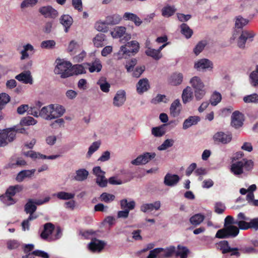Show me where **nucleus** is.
<instances>
[{
  "label": "nucleus",
  "instance_id": "9b49d317",
  "mask_svg": "<svg viewBox=\"0 0 258 258\" xmlns=\"http://www.w3.org/2000/svg\"><path fill=\"white\" fill-rule=\"evenodd\" d=\"M53 107H54V104H50L42 107V109L39 111V116L46 120L55 119V117L52 115Z\"/></svg>",
  "mask_w": 258,
  "mask_h": 258
},
{
  "label": "nucleus",
  "instance_id": "58836bf2",
  "mask_svg": "<svg viewBox=\"0 0 258 258\" xmlns=\"http://www.w3.org/2000/svg\"><path fill=\"white\" fill-rule=\"evenodd\" d=\"M204 219V215L201 214H197L191 217L189 221L192 225L197 226L200 224Z\"/></svg>",
  "mask_w": 258,
  "mask_h": 258
},
{
  "label": "nucleus",
  "instance_id": "0eeeda50",
  "mask_svg": "<svg viewBox=\"0 0 258 258\" xmlns=\"http://www.w3.org/2000/svg\"><path fill=\"white\" fill-rule=\"evenodd\" d=\"M17 187V186H10L7 189L5 194L1 197L3 203L7 205H10L16 202L13 197L16 194Z\"/></svg>",
  "mask_w": 258,
  "mask_h": 258
},
{
  "label": "nucleus",
  "instance_id": "052dcab7",
  "mask_svg": "<svg viewBox=\"0 0 258 258\" xmlns=\"http://www.w3.org/2000/svg\"><path fill=\"white\" fill-rule=\"evenodd\" d=\"M236 225L238 226L239 230H247L250 229L249 222H247L243 220H237V222L236 223Z\"/></svg>",
  "mask_w": 258,
  "mask_h": 258
},
{
  "label": "nucleus",
  "instance_id": "e2e57ef3",
  "mask_svg": "<svg viewBox=\"0 0 258 258\" xmlns=\"http://www.w3.org/2000/svg\"><path fill=\"white\" fill-rule=\"evenodd\" d=\"M37 2L38 0H24L21 4V8L24 9L29 7H33L37 4Z\"/></svg>",
  "mask_w": 258,
  "mask_h": 258
},
{
  "label": "nucleus",
  "instance_id": "69168bd1",
  "mask_svg": "<svg viewBox=\"0 0 258 258\" xmlns=\"http://www.w3.org/2000/svg\"><path fill=\"white\" fill-rule=\"evenodd\" d=\"M163 251H164V249L163 248H156L151 250H150L147 258H156L157 255Z\"/></svg>",
  "mask_w": 258,
  "mask_h": 258
},
{
  "label": "nucleus",
  "instance_id": "5fc2aeb1",
  "mask_svg": "<svg viewBox=\"0 0 258 258\" xmlns=\"http://www.w3.org/2000/svg\"><path fill=\"white\" fill-rule=\"evenodd\" d=\"M100 145V143L99 142H94L92 143V144L89 147L88 153L87 154V156L88 157H91V156L96 151H97L99 148Z\"/></svg>",
  "mask_w": 258,
  "mask_h": 258
},
{
  "label": "nucleus",
  "instance_id": "bb28decb",
  "mask_svg": "<svg viewBox=\"0 0 258 258\" xmlns=\"http://www.w3.org/2000/svg\"><path fill=\"white\" fill-rule=\"evenodd\" d=\"M201 120V118L198 116H190L184 120L182 128L186 130L192 125L197 124Z\"/></svg>",
  "mask_w": 258,
  "mask_h": 258
},
{
  "label": "nucleus",
  "instance_id": "ea45409f",
  "mask_svg": "<svg viewBox=\"0 0 258 258\" xmlns=\"http://www.w3.org/2000/svg\"><path fill=\"white\" fill-rule=\"evenodd\" d=\"M37 121L32 117L28 116L23 117L20 122V124L21 126H29L31 125H34L36 123Z\"/></svg>",
  "mask_w": 258,
  "mask_h": 258
},
{
  "label": "nucleus",
  "instance_id": "c756f323",
  "mask_svg": "<svg viewBox=\"0 0 258 258\" xmlns=\"http://www.w3.org/2000/svg\"><path fill=\"white\" fill-rule=\"evenodd\" d=\"M166 126V124H163L158 126L153 127L151 130L152 134L155 137H161L163 136L166 133L165 130Z\"/></svg>",
  "mask_w": 258,
  "mask_h": 258
},
{
  "label": "nucleus",
  "instance_id": "a18cd8bd",
  "mask_svg": "<svg viewBox=\"0 0 258 258\" xmlns=\"http://www.w3.org/2000/svg\"><path fill=\"white\" fill-rule=\"evenodd\" d=\"M99 199L102 202L109 203L114 200L115 196L110 194L103 192L100 195Z\"/></svg>",
  "mask_w": 258,
  "mask_h": 258
},
{
  "label": "nucleus",
  "instance_id": "f03ea898",
  "mask_svg": "<svg viewBox=\"0 0 258 258\" xmlns=\"http://www.w3.org/2000/svg\"><path fill=\"white\" fill-rule=\"evenodd\" d=\"M253 167V162L251 160L243 159L241 161L236 162L231 166V171L234 174L238 175L242 173L246 174L251 171Z\"/></svg>",
  "mask_w": 258,
  "mask_h": 258
},
{
  "label": "nucleus",
  "instance_id": "774afa93",
  "mask_svg": "<svg viewBox=\"0 0 258 258\" xmlns=\"http://www.w3.org/2000/svg\"><path fill=\"white\" fill-rule=\"evenodd\" d=\"M195 96L197 100H201L205 95L206 92L204 88L195 90Z\"/></svg>",
  "mask_w": 258,
  "mask_h": 258
},
{
  "label": "nucleus",
  "instance_id": "9d476101",
  "mask_svg": "<svg viewBox=\"0 0 258 258\" xmlns=\"http://www.w3.org/2000/svg\"><path fill=\"white\" fill-rule=\"evenodd\" d=\"M197 164L196 163H191L186 169L185 171V175L189 176L195 171V174L197 176L205 175L207 173V170L203 167L197 168Z\"/></svg>",
  "mask_w": 258,
  "mask_h": 258
},
{
  "label": "nucleus",
  "instance_id": "49530a36",
  "mask_svg": "<svg viewBox=\"0 0 258 258\" xmlns=\"http://www.w3.org/2000/svg\"><path fill=\"white\" fill-rule=\"evenodd\" d=\"M207 42L205 40L199 41L194 48V52L196 55H199L204 49Z\"/></svg>",
  "mask_w": 258,
  "mask_h": 258
},
{
  "label": "nucleus",
  "instance_id": "cd10ccee",
  "mask_svg": "<svg viewBox=\"0 0 258 258\" xmlns=\"http://www.w3.org/2000/svg\"><path fill=\"white\" fill-rule=\"evenodd\" d=\"M182 102L184 104H186L191 101L193 99V92L191 88L189 86H187L183 89L181 95Z\"/></svg>",
  "mask_w": 258,
  "mask_h": 258
},
{
  "label": "nucleus",
  "instance_id": "6e6552de",
  "mask_svg": "<svg viewBox=\"0 0 258 258\" xmlns=\"http://www.w3.org/2000/svg\"><path fill=\"white\" fill-rule=\"evenodd\" d=\"M244 115L239 111H234L231 115V125L235 128H239L243 124Z\"/></svg>",
  "mask_w": 258,
  "mask_h": 258
},
{
  "label": "nucleus",
  "instance_id": "603ef678",
  "mask_svg": "<svg viewBox=\"0 0 258 258\" xmlns=\"http://www.w3.org/2000/svg\"><path fill=\"white\" fill-rule=\"evenodd\" d=\"M174 142V140L172 139H166L160 146L158 147L157 149L159 151L165 150L167 148L172 147Z\"/></svg>",
  "mask_w": 258,
  "mask_h": 258
},
{
  "label": "nucleus",
  "instance_id": "7ed1b4c3",
  "mask_svg": "<svg viewBox=\"0 0 258 258\" xmlns=\"http://www.w3.org/2000/svg\"><path fill=\"white\" fill-rule=\"evenodd\" d=\"M239 233V230L237 227L235 225H229L218 230L215 237L220 239L234 238L236 237Z\"/></svg>",
  "mask_w": 258,
  "mask_h": 258
},
{
  "label": "nucleus",
  "instance_id": "c85d7f7f",
  "mask_svg": "<svg viewBox=\"0 0 258 258\" xmlns=\"http://www.w3.org/2000/svg\"><path fill=\"white\" fill-rule=\"evenodd\" d=\"M97 84L100 86L101 90L103 92L108 93L109 91L110 85L105 77H101L98 80Z\"/></svg>",
  "mask_w": 258,
  "mask_h": 258
},
{
  "label": "nucleus",
  "instance_id": "bf43d9fd",
  "mask_svg": "<svg viewBox=\"0 0 258 258\" xmlns=\"http://www.w3.org/2000/svg\"><path fill=\"white\" fill-rule=\"evenodd\" d=\"M145 70L144 66L137 67L133 71L132 76L135 78H139Z\"/></svg>",
  "mask_w": 258,
  "mask_h": 258
},
{
  "label": "nucleus",
  "instance_id": "2f4dec72",
  "mask_svg": "<svg viewBox=\"0 0 258 258\" xmlns=\"http://www.w3.org/2000/svg\"><path fill=\"white\" fill-rule=\"evenodd\" d=\"M37 207L32 199H29L24 207V211L27 214H33L36 210Z\"/></svg>",
  "mask_w": 258,
  "mask_h": 258
},
{
  "label": "nucleus",
  "instance_id": "f257e3e1",
  "mask_svg": "<svg viewBox=\"0 0 258 258\" xmlns=\"http://www.w3.org/2000/svg\"><path fill=\"white\" fill-rule=\"evenodd\" d=\"M219 246L223 254L230 253V255L231 256L239 257L240 256V252L245 254L256 253L257 252L256 249L251 246H244L240 248L231 247L228 241L227 240L220 241L219 243Z\"/></svg>",
  "mask_w": 258,
  "mask_h": 258
},
{
  "label": "nucleus",
  "instance_id": "a878e982",
  "mask_svg": "<svg viewBox=\"0 0 258 258\" xmlns=\"http://www.w3.org/2000/svg\"><path fill=\"white\" fill-rule=\"evenodd\" d=\"M10 101V96L6 93L0 94V121L4 118V114L2 110L4 108L5 105Z\"/></svg>",
  "mask_w": 258,
  "mask_h": 258
},
{
  "label": "nucleus",
  "instance_id": "473e14b6",
  "mask_svg": "<svg viewBox=\"0 0 258 258\" xmlns=\"http://www.w3.org/2000/svg\"><path fill=\"white\" fill-rule=\"evenodd\" d=\"M181 33L187 39L190 38L193 34V31L186 23H182L180 25Z\"/></svg>",
  "mask_w": 258,
  "mask_h": 258
},
{
  "label": "nucleus",
  "instance_id": "f3484780",
  "mask_svg": "<svg viewBox=\"0 0 258 258\" xmlns=\"http://www.w3.org/2000/svg\"><path fill=\"white\" fill-rule=\"evenodd\" d=\"M136 87L137 91L140 94L147 91L150 88L149 81L147 78L140 80L137 83Z\"/></svg>",
  "mask_w": 258,
  "mask_h": 258
},
{
  "label": "nucleus",
  "instance_id": "a19ab883",
  "mask_svg": "<svg viewBox=\"0 0 258 258\" xmlns=\"http://www.w3.org/2000/svg\"><path fill=\"white\" fill-rule=\"evenodd\" d=\"M105 35L104 34H97L93 39L94 45L97 47H102L103 46L102 42L105 40Z\"/></svg>",
  "mask_w": 258,
  "mask_h": 258
},
{
  "label": "nucleus",
  "instance_id": "6ab92c4d",
  "mask_svg": "<svg viewBox=\"0 0 258 258\" xmlns=\"http://www.w3.org/2000/svg\"><path fill=\"white\" fill-rule=\"evenodd\" d=\"M181 104L179 99H175L171 104L170 107V113L172 116L175 117L178 116L180 113Z\"/></svg>",
  "mask_w": 258,
  "mask_h": 258
},
{
  "label": "nucleus",
  "instance_id": "f704fd0d",
  "mask_svg": "<svg viewBox=\"0 0 258 258\" xmlns=\"http://www.w3.org/2000/svg\"><path fill=\"white\" fill-rule=\"evenodd\" d=\"M120 207L122 209L128 210V211L133 210L135 207V202L134 201L127 202L126 199L120 201Z\"/></svg>",
  "mask_w": 258,
  "mask_h": 258
},
{
  "label": "nucleus",
  "instance_id": "0e129e2a",
  "mask_svg": "<svg viewBox=\"0 0 258 258\" xmlns=\"http://www.w3.org/2000/svg\"><path fill=\"white\" fill-rule=\"evenodd\" d=\"M76 175L74 177H87L89 172L85 169H80L76 171ZM72 177H73L72 176Z\"/></svg>",
  "mask_w": 258,
  "mask_h": 258
},
{
  "label": "nucleus",
  "instance_id": "338daca9",
  "mask_svg": "<svg viewBox=\"0 0 258 258\" xmlns=\"http://www.w3.org/2000/svg\"><path fill=\"white\" fill-rule=\"evenodd\" d=\"M237 220H235L234 218L231 216H227L224 220V225L225 226H229V225H236V223L237 222Z\"/></svg>",
  "mask_w": 258,
  "mask_h": 258
},
{
  "label": "nucleus",
  "instance_id": "79ce46f5",
  "mask_svg": "<svg viewBox=\"0 0 258 258\" xmlns=\"http://www.w3.org/2000/svg\"><path fill=\"white\" fill-rule=\"evenodd\" d=\"M56 197L59 200H69L73 199L75 196L74 193L60 191L56 194Z\"/></svg>",
  "mask_w": 258,
  "mask_h": 258
},
{
  "label": "nucleus",
  "instance_id": "680f3d73",
  "mask_svg": "<svg viewBox=\"0 0 258 258\" xmlns=\"http://www.w3.org/2000/svg\"><path fill=\"white\" fill-rule=\"evenodd\" d=\"M93 173L96 177H105V172L101 170L100 166H96L93 169Z\"/></svg>",
  "mask_w": 258,
  "mask_h": 258
},
{
  "label": "nucleus",
  "instance_id": "37998d69",
  "mask_svg": "<svg viewBox=\"0 0 258 258\" xmlns=\"http://www.w3.org/2000/svg\"><path fill=\"white\" fill-rule=\"evenodd\" d=\"M177 248L176 256H180V258H187V254L189 252L188 249L185 246L180 245H178Z\"/></svg>",
  "mask_w": 258,
  "mask_h": 258
},
{
  "label": "nucleus",
  "instance_id": "39448f33",
  "mask_svg": "<svg viewBox=\"0 0 258 258\" xmlns=\"http://www.w3.org/2000/svg\"><path fill=\"white\" fill-rule=\"evenodd\" d=\"M14 130L10 127L0 130V147H6L15 140Z\"/></svg>",
  "mask_w": 258,
  "mask_h": 258
},
{
  "label": "nucleus",
  "instance_id": "f8f14e48",
  "mask_svg": "<svg viewBox=\"0 0 258 258\" xmlns=\"http://www.w3.org/2000/svg\"><path fill=\"white\" fill-rule=\"evenodd\" d=\"M214 141L226 144L229 143L232 140V134H226L224 132L216 133L213 136Z\"/></svg>",
  "mask_w": 258,
  "mask_h": 258
},
{
  "label": "nucleus",
  "instance_id": "3c124183",
  "mask_svg": "<svg viewBox=\"0 0 258 258\" xmlns=\"http://www.w3.org/2000/svg\"><path fill=\"white\" fill-rule=\"evenodd\" d=\"M55 42L53 40H48L43 41L40 44L41 48L51 49L54 48L55 45Z\"/></svg>",
  "mask_w": 258,
  "mask_h": 258
},
{
  "label": "nucleus",
  "instance_id": "4be33fe9",
  "mask_svg": "<svg viewBox=\"0 0 258 258\" xmlns=\"http://www.w3.org/2000/svg\"><path fill=\"white\" fill-rule=\"evenodd\" d=\"M121 20V16L116 13L107 16L104 20V24H106L107 25L113 26L119 24Z\"/></svg>",
  "mask_w": 258,
  "mask_h": 258
},
{
  "label": "nucleus",
  "instance_id": "864d4df0",
  "mask_svg": "<svg viewBox=\"0 0 258 258\" xmlns=\"http://www.w3.org/2000/svg\"><path fill=\"white\" fill-rule=\"evenodd\" d=\"M126 28L123 26L117 27L115 29V34H114V32H112L111 34L113 37H118L120 38L122 37L125 33Z\"/></svg>",
  "mask_w": 258,
  "mask_h": 258
},
{
  "label": "nucleus",
  "instance_id": "dca6fc26",
  "mask_svg": "<svg viewBox=\"0 0 258 258\" xmlns=\"http://www.w3.org/2000/svg\"><path fill=\"white\" fill-rule=\"evenodd\" d=\"M105 244L103 241L94 239L89 243L88 248L92 252L100 251L104 248Z\"/></svg>",
  "mask_w": 258,
  "mask_h": 258
},
{
  "label": "nucleus",
  "instance_id": "7c9ffc66",
  "mask_svg": "<svg viewBox=\"0 0 258 258\" xmlns=\"http://www.w3.org/2000/svg\"><path fill=\"white\" fill-rule=\"evenodd\" d=\"M190 83L194 90L204 88L205 85L201 78L197 76L192 77L190 80Z\"/></svg>",
  "mask_w": 258,
  "mask_h": 258
},
{
  "label": "nucleus",
  "instance_id": "13d9d810",
  "mask_svg": "<svg viewBox=\"0 0 258 258\" xmlns=\"http://www.w3.org/2000/svg\"><path fill=\"white\" fill-rule=\"evenodd\" d=\"M250 84L253 87L258 86V74L254 72H252L249 75Z\"/></svg>",
  "mask_w": 258,
  "mask_h": 258
},
{
  "label": "nucleus",
  "instance_id": "a211bd4d",
  "mask_svg": "<svg viewBox=\"0 0 258 258\" xmlns=\"http://www.w3.org/2000/svg\"><path fill=\"white\" fill-rule=\"evenodd\" d=\"M125 92L122 90H119L116 92L113 98V105L117 107L121 106L125 102Z\"/></svg>",
  "mask_w": 258,
  "mask_h": 258
},
{
  "label": "nucleus",
  "instance_id": "6e6d98bb",
  "mask_svg": "<svg viewBox=\"0 0 258 258\" xmlns=\"http://www.w3.org/2000/svg\"><path fill=\"white\" fill-rule=\"evenodd\" d=\"M35 172V169L23 170L20 171L16 177H30Z\"/></svg>",
  "mask_w": 258,
  "mask_h": 258
},
{
  "label": "nucleus",
  "instance_id": "ddd939ff",
  "mask_svg": "<svg viewBox=\"0 0 258 258\" xmlns=\"http://www.w3.org/2000/svg\"><path fill=\"white\" fill-rule=\"evenodd\" d=\"M39 11L46 18H55L58 15L57 11L50 6L42 7L39 9Z\"/></svg>",
  "mask_w": 258,
  "mask_h": 258
},
{
  "label": "nucleus",
  "instance_id": "412c9836",
  "mask_svg": "<svg viewBox=\"0 0 258 258\" xmlns=\"http://www.w3.org/2000/svg\"><path fill=\"white\" fill-rule=\"evenodd\" d=\"M161 203L160 201H156L153 204H144L140 208L141 211L144 213L151 212L154 210H158L160 208Z\"/></svg>",
  "mask_w": 258,
  "mask_h": 258
},
{
  "label": "nucleus",
  "instance_id": "c03bdc74",
  "mask_svg": "<svg viewBox=\"0 0 258 258\" xmlns=\"http://www.w3.org/2000/svg\"><path fill=\"white\" fill-rule=\"evenodd\" d=\"M243 101L245 103H258V94L253 93L251 95L245 96L243 97Z\"/></svg>",
  "mask_w": 258,
  "mask_h": 258
},
{
  "label": "nucleus",
  "instance_id": "20e7f679",
  "mask_svg": "<svg viewBox=\"0 0 258 258\" xmlns=\"http://www.w3.org/2000/svg\"><path fill=\"white\" fill-rule=\"evenodd\" d=\"M140 44L136 40L127 42L124 45L120 47L119 51L126 56H135L140 50Z\"/></svg>",
  "mask_w": 258,
  "mask_h": 258
},
{
  "label": "nucleus",
  "instance_id": "aec40b11",
  "mask_svg": "<svg viewBox=\"0 0 258 258\" xmlns=\"http://www.w3.org/2000/svg\"><path fill=\"white\" fill-rule=\"evenodd\" d=\"M55 229L54 225L51 223H46L44 225L43 230L40 234V237L44 240L48 239Z\"/></svg>",
  "mask_w": 258,
  "mask_h": 258
},
{
  "label": "nucleus",
  "instance_id": "de8ad7c7",
  "mask_svg": "<svg viewBox=\"0 0 258 258\" xmlns=\"http://www.w3.org/2000/svg\"><path fill=\"white\" fill-rule=\"evenodd\" d=\"M222 99V96L219 92L215 91L211 96L210 103L213 106H216Z\"/></svg>",
  "mask_w": 258,
  "mask_h": 258
},
{
  "label": "nucleus",
  "instance_id": "1a4fd4ad",
  "mask_svg": "<svg viewBox=\"0 0 258 258\" xmlns=\"http://www.w3.org/2000/svg\"><path fill=\"white\" fill-rule=\"evenodd\" d=\"M194 68L197 71L209 70L213 68V63L212 61L207 58H202L195 62Z\"/></svg>",
  "mask_w": 258,
  "mask_h": 258
},
{
  "label": "nucleus",
  "instance_id": "4d7b16f0",
  "mask_svg": "<svg viewBox=\"0 0 258 258\" xmlns=\"http://www.w3.org/2000/svg\"><path fill=\"white\" fill-rule=\"evenodd\" d=\"M84 63L82 64H76L73 66V69L74 70V74L75 75H79V74H84L86 73L85 68H84Z\"/></svg>",
  "mask_w": 258,
  "mask_h": 258
},
{
  "label": "nucleus",
  "instance_id": "4c0bfd02",
  "mask_svg": "<svg viewBox=\"0 0 258 258\" xmlns=\"http://www.w3.org/2000/svg\"><path fill=\"white\" fill-rule=\"evenodd\" d=\"M176 11L174 6H167L162 9V15L165 17H169L173 15Z\"/></svg>",
  "mask_w": 258,
  "mask_h": 258
},
{
  "label": "nucleus",
  "instance_id": "423d86ee",
  "mask_svg": "<svg viewBox=\"0 0 258 258\" xmlns=\"http://www.w3.org/2000/svg\"><path fill=\"white\" fill-rule=\"evenodd\" d=\"M156 155V154L154 152H145L143 154L138 156L135 159L133 160L131 163L136 166L145 165L154 159Z\"/></svg>",
  "mask_w": 258,
  "mask_h": 258
},
{
  "label": "nucleus",
  "instance_id": "393cba45",
  "mask_svg": "<svg viewBox=\"0 0 258 258\" xmlns=\"http://www.w3.org/2000/svg\"><path fill=\"white\" fill-rule=\"evenodd\" d=\"M183 78V76L182 73L175 72L171 75L169 83L172 86H178L182 83Z\"/></svg>",
  "mask_w": 258,
  "mask_h": 258
},
{
  "label": "nucleus",
  "instance_id": "b1692460",
  "mask_svg": "<svg viewBox=\"0 0 258 258\" xmlns=\"http://www.w3.org/2000/svg\"><path fill=\"white\" fill-rule=\"evenodd\" d=\"M84 65L89 67V70L90 73H93L94 72H99L101 71L102 68L101 61L98 58H96L95 60L91 63H84Z\"/></svg>",
  "mask_w": 258,
  "mask_h": 258
},
{
  "label": "nucleus",
  "instance_id": "8fccbe9b",
  "mask_svg": "<svg viewBox=\"0 0 258 258\" xmlns=\"http://www.w3.org/2000/svg\"><path fill=\"white\" fill-rule=\"evenodd\" d=\"M138 60L135 58H132L126 61L125 68L127 73H130L134 71L135 66L137 64Z\"/></svg>",
  "mask_w": 258,
  "mask_h": 258
},
{
  "label": "nucleus",
  "instance_id": "09e8293b",
  "mask_svg": "<svg viewBox=\"0 0 258 258\" xmlns=\"http://www.w3.org/2000/svg\"><path fill=\"white\" fill-rule=\"evenodd\" d=\"M60 23L63 26H71L73 24V20L72 17L69 15H63L60 19Z\"/></svg>",
  "mask_w": 258,
  "mask_h": 258
},
{
  "label": "nucleus",
  "instance_id": "c9c22d12",
  "mask_svg": "<svg viewBox=\"0 0 258 258\" xmlns=\"http://www.w3.org/2000/svg\"><path fill=\"white\" fill-rule=\"evenodd\" d=\"M248 22V20L243 18L241 16H238L235 18V27L237 29H242Z\"/></svg>",
  "mask_w": 258,
  "mask_h": 258
},
{
  "label": "nucleus",
  "instance_id": "e433bc0d",
  "mask_svg": "<svg viewBox=\"0 0 258 258\" xmlns=\"http://www.w3.org/2000/svg\"><path fill=\"white\" fill-rule=\"evenodd\" d=\"M53 109L52 115L55 118L61 116L66 111L63 106L58 104L54 105Z\"/></svg>",
  "mask_w": 258,
  "mask_h": 258
},
{
  "label": "nucleus",
  "instance_id": "5701e85b",
  "mask_svg": "<svg viewBox=\"0 0 258 258\" xmlns=\"http://www.w3.org/2000/svg\"><path fill=\"white\" fill-rule=\"evenodd\" d=\"M122 18L125 21L129 20L133 22L137 26H140L143 22L136 14L130 12H125Z\"/></svg>",
  "mask_w": 258,
  "mask_h": 258
},
{
  "label": "nucleus",
  "instance_id": "2eb2a0df",
  "mask_svg": "<svg viewBox=\"0 0 258 258\" xmlns=\"http://www.w3.org/2000/svg\"><path fill=\"white\" fill-rule=\"evenodd\" d=\"M15 78L19 81L24 84H33V78L30 71H26L22 72L15 77Z\"/></svg>",
  "mask_w": 258,
  "mask_h": 258
},
{
  "label": "nucleus",
  "instance_id": "72a5a7b5",
  "mask_svg": "<svg viewBox=\"0 0 258 258\" xmlns=\"http://www.w3.org/2000/svg\"><path fill=\"white\" fill-rule=\"evenodd\" d=\"M145 53L147 56L152 57L156 60L160 59L162 57V54H159L157 49L151 47H148L145 51Z\"/></svg>",
  "mask_w": 258,
  "mask_h": 258
},
{
  "label": "nucleus",
  "instance_id": "4468645a",
  "mask_svg": "<svg viewBox=\"0 0 258 258\" xmlns=\"http://www.w3.org/2000/svg\"><path fill=\"white\" fill-rule=\"evenodd\" d=\"M57 65L54 69V73L55 74H59L66 69H70L72 67V63L69 61H64L60 59L56 60Z\"/></svg>",
  "mask_w": 258,
  "mask_h": 258
}]
</instances>
